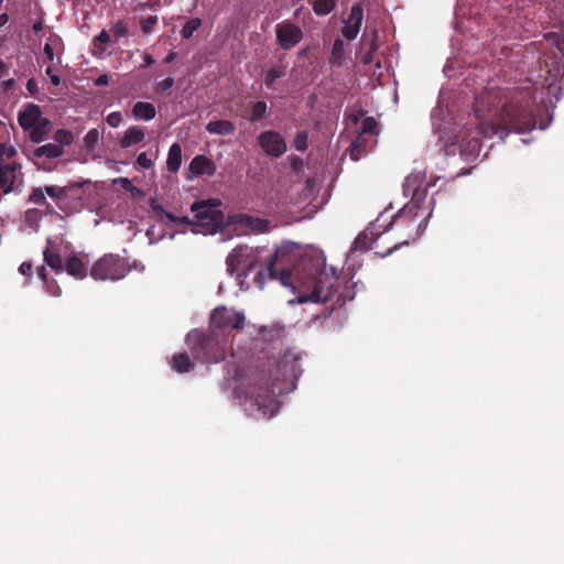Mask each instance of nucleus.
Here are the masks:
<instances>
[{
	"mask_svg": "<svg viewBox=\"0 0 564 564\" xmlns=\"http://www.w3.org/2000/svg\"><path fill=\"white\" fill-rule=\"evenodd\" d=\"M9 21V15L7 13L0 14V29L4 26Z\"/></svg>",
	"mask_w": 564,
	"mask_h": 564,
	"instance_id": "60",
	"label": "nucleus"
},
{
	"mask_svg": "<svg viewBox=\"0 0 564 564\" xmlns=\"http://www.w3.org/2000/svg\"><path fill=\"white\" fill-rule=\"evenodd\" d=\"M51 130L52 121L48 118H44L30 130H28L29 138L34 143H41L47 139Z\"/></svg>",
	"mask_w": 564,
	"mask_h": 564,
	"instance_id": "23",
	"label": "nucleus"
},
{
	"mask_svg": "<svg viewBox=\"0 0 564 564\" xmlns=\"http://www.w3.org/2000/svg\"><path fill=\"white\" fill-rule=\"evenodd\" d=\"M8 73V67L4 62L0 61V79Z\"/></svg>",
	"mask_w": 564,
	"mask_h": 564,
	"instance_id": "57",
	"label": "nucleus"
},
{
	"mask_svg": "<svg viewBox=\"0 0 564 564\" xmlns=\"http://www.w3.org/2000/svg\"><path fill=\"white\" fill-rule=\"evenodd\" d=\"M45 195H46L45 186L44 187H33L28 196V202L31 204L37 205V206H45L46 212L48 214H52L54 209H53L52 205L47 202Z\"/></svg>",
	"mask_w": 564,
	"mask_h": 564,
	"instance_id": "28",
	"label": "nucleus"
},
{
	"mask_svg": "<svg viewBox=\"0 0 564 564\" xmlns=\"http://www.w3.org/2000/svg\"><path fill=\"white\" fill-rule=\"evenodd\" d=\"M257 143L269 156L280 158L286 152V142L282 134L275 130H265L257 137Z\"/></svg>",
	"mask_w": 564,
	"mask_h": 564,
	"instance_id": "11",
	"label": "nucleus"
},
{
	"mask_svg": "<svg viewBox=\"0 0 564 564\" xmlns=\"http://www.w3.org/2000/svg\"><path fill=\"white\" fill-rule=\"evenodd\" d=\"M46 75L50 76L51 82L54 86H58L61 83V78L58 75L54 74L51 67L46 68Z\"/></svg>",
	"mask_w": 564,
	"mask_h": 564,
	"instance_id": "53",
	"label": "nucleus"
},
{
	"mask_svg": "<svg viewBox=\"0 0 564 564\" xmlns=\"http://www.w3.org/2000/svg\"><path fill=\"white\" fill-rule=\"evenodd\" d=\"M70 188L72 186L46 185L45 192L48 197L58 204L59 202L67 199Z\"/></svg>",
	"mask_w": 564,
	"mask_h": 564,
	"instance_id": "31",
	"label": "nucleus"
},
{
	"mask_svg": "<svg viewBox=\"0 0 564 564\" xmlns=\"http://www.w3.org/2000/svg\"><path fill=\"white\" fill-rule=\"evenodd\" d=\"M200 25L202 20L199 18H193L188 20L180 32L182 39L188 40L189 37H192L193 33L197 31Z\"/></svg>",
	"mask_w": 564,
	"mask_h": 564,
	"instance_id": "37",
	"label": "nucleus"
},
{
	"mask_svg": "<svg viewBox=\"0 0 564 564\" xmlns=\"http://www.w3.org/2000/svg\"><path fill=\"white\" fill-rule=\"evenodd\" d=\"M545 39L564 56V36L557 33H549Z\"/></svg>",
	"mask_w": 564,
	"mask_h": 564,
	"instance_id": "39",
	"label": "nucleus"
},
{
	"mask_svg": "<svg viewBox=\"0 0 564 564\" xmlns=\"http://www.w3.org/2000/svg\"><path fill=\"white\" fill-rule=\"evenodd\" d=\"M229 223L252 234L270 231L271 223L268 219L254 217L248 214H235L229 217Z\"/></svg>",
	"mask_w": 564,
	"mask_h": 564,
	"instance_id": "13",
	"label": "nucleus"
},
{
	"mask_svg": "<svg viewBox=\"0 0 564 564\" xmlns=\"http://www.w3.org/2000/svg\"><path fill=\"white\" fill-rule=\"evenodd\" d=\"M377 50V43L376 40H371L369 50L361 56V62L365 65H368L373 62V53Z\"/></svg>",
	"mask_w": 564,
	"mask_h": 564,
	"instance_id": "45",
	"label": "nucleus"
},
{
	"mask_svg": "<svg viewBox=\"0 0 564 564\" xmlns=\"http://www.w3.org/2000/svg\"><path fill=\"white\" fill-rule=\"evenodd\" d=\"M284 76V70L281 68H270L264 73L263 83L268 89H273L275 82Z\"/></svg>",
	"mask_w": 564,
	"mask_h": 564,
	"instance_id": "36",
	"label": "nucleus"
},
{
	"mask_svg": "<svg viewBox=\"0 0 564 564\" xmlns=\"http://www.w3.org/2000/svg\"><path fill=\"white\" fill-rule=\"evenodd\" d=\"M117 182H118V183H120V184H121V186H122L126 191H130V192H131V191H133V189H134V186H133L132 182H131L129 178H127V177H119V178L117 180Z\"/></svg>",
	"mask_w": 564,
	"mask_h": 564,
	"instance_id": "52",
	"label": "nucleus"
},
{
	"mask_svg": "<svg viewBox=\"0 0 564 564\" xmlns=\"http://www.w3.org/2000/svg\"><path fill=\"white\" fill-rule=\"evenodd\" d=\"M32 269H33L32 263L24 261L21 263L19 271L21 274H23L25 276H30L32 274Z\"/></svg>",
	"mask_w": 564,
	"mask_h": 564,
	"instance_id": "49",
	"label": "nucleus"
},
{
	"mask_svg": "<svg viewBox=\"0 0 564 564\" xmlns=\"http://www.w3.org/2000/svg\"><path fill=\"white\" fill-rule=\"evenodd\" d=\"M43 51H44V54L47 56L48 61H53L54 59V48L52 47L51 44L46 43L43 47Z\"/></svg>",
	"mask_w": 564,
	"mask_h": 564,
	"instance_id": "54",
	"label": "nucleus"
},
{
	"mask_svg": "<svg viewBox=\"0 0 564 564\" xmlns=\"http://www.w3.org/2000/svg\"><path fill=\"white\" fill-rule=\"evenodd\" d=\"M191 210L194 213L193 224L203 228L206 232L214 234L223 225V213L205 202H195Z\"/></svg>",
	"mask_w": 564,
	"mask_h": 564,
	"instance_id": "9",
	"label": "nucleus"
},
{
	"mask_svg": "<svg viewBox=\"0 0 564 564\" xmlns=\"http://www.w3.org/2000/svg\"><path fill=\"white\" fill-rule=\"evenodd\" d=\"M182 165V147L178 143H173L170 147L166 160V169L170 173H177Z\"/></svg>",
	"mask_w": 564,
	"mask_h": 564,
	"instance_id": "26",
	"label": "nucleus"
},
{
	"mask_svg": "<svg viewBox=\"0 0 564 564\" xmlns=\"http://www.w3.org/2000/svg\"><path fill=\"white\" fill-rule=\"evenodd\" d=\"M281 392L282 389L276 388L274 383L272 387H269L268 383L249 386L243 391L242 406L254 419H270L279 409L275 394Z\"/></svg>",
	"mask_w": 564,
	"mask_h": 564,
	"instance_id": "4",
	"label": "nucleus"
},
{
	"mask_svg": "<svg viewBox=\"0 0 564 564\" xmlns=\"http://www.w3.org/2000/svg\"><path fill=\"white\" fill-rule=\"evenodd\" d=\"M53 139L55 141L54 144H57L63 149L64 147H68L73 143L74 135L72 131L67 129H58L55 131Z\"/></svg>",
	"mask_w": 564,
	"mask_h": 564,
	"instance_id": "35",
	"label": "nucleus"
},
{
	"mask_svg": "<svg viewBox=\"0 0 564 564\" xmlns=\"http://www.w3.org/2000/svg\"><path fill=\"white\" fill-rule=\"evenodd\" d=\"M336 6V0H314L313 11L316 15L324 17L333 12Z\"/></svg>",
	"mask_w": 564,
	"mask_h": 564,
	"instance_id": "32",
	"label": "nucleus"
},
{
	"mask_svg": "<svg viewBox=\"0 0 564 564\" xmlns=\"http://www.w3.org/2000/svg\"><path fill=\"white\" fill-rule=\"evenodd\" d=\"M301 355L294 349H286L276 364L278 372L284 380L297 379L302 373Z\"/></svg>",
	"mask_w": 564,
	"mask_h": 564,
	"instance_id": "12",
	"label": "nucleus"
},
{
	"mask_svg": "<svg viewBox=\"0 0 564 564\" xmlns=\"http://www.w3.org/2000/svg\"><path fill=\"white\" fill-rule=\"evenodd\" d=\"M96 43L107 44L110 42V35L106 30H102L94 40Z\"/></svg>",
	"mask_w": 564,
	"mask_h": 564,
	"instance_id": "48",
	"label": "nucleus"
},
{
	"mask_svg": "<svg viewBox=\"0 0 564 564\" xmlns=\"http://www.w3.org/2000/svg\"><path fill=\"white\" fill-rule=\"evenodd\" d=\"M108 83H109V78L106 74L100 75L95 79V85H97V86H106V85H108Z\"/></svg>",
	"mask_w": 564,
	"mask_h": 564,
	"instance_id": "55",
	"label": "nucleus"
},
{
	"mask_svg": "<svg viewBox=\"0 0 564 564\" xmlns=\"http://www.w3.org/2000/svg\"><path fill=\"white\" fill-rule=\"evenodd\" d=\"M143 59H144L143 67H149L154 63V58L150 54H144Z\"/></svg>",
	"mask_w": 564,
	"mask_h": 564,
	"instance_id": "56",
	"label": "nucleus"
},
{
	"mask_svg": "<svg viewBox=\"0 0 564 564\" xmlns=\"http://www.w3.org/2000/svg\"><path fill=\"white\" fill-rule=\"evenodd\" d=\"M216 170L214 161L202 154L194 156L188 165V172L195 176H213Z\"/></svg>",
	"mask_w": 564,
	"mask_h": 564,
	"instance_id": "18",
	"label": "nucleus"
},
{
	"mask_svg": "<svg viewBox=\"0 0 564 564\" xmlns=\"http://www.w3.org/2000/svg\"><path fill=\"white\" fill-rule=\"evenodd\" d=\"M156 23H158V17L149 15V17L140 20V28L143 33L149 34L153 31Z\"/></svg>",
	"mask_w": 564,
	"mask_h": 564,
	"instance_id": "41",
	"label": "nucleus"
},
{
	"mask_svg": "<svg viewBox=\"0 0 564 564\" xmlns=\"http://www.w3.org/2000/svg\"><path fill=\"white\" fill-rule=\"evenodd\" d=\"M141 6H142V7H150V8H152V7H153V4H152V3H149V2H144V3H143V4H141Z\"/></svg>",
	"mask_w": 564,
	"mask_h": 564,
	"instance_id": "64",
	"label": "nucleus"
},
{
	"mask_svg": "<svg viewBox=\"0 0 564 564\" xmlns=\"http://www.w3.org/2000/svg\"><path fill=\"white\" fill-rule=\"evenodd\" d=\"M249 253L250 248L248 246H238L232 249L226 259L228 272L234 274V272L247 261Z\"/></svg>",
	"mask_w": 564,
	"mask_h": 564,
	"instance_id": "19",
	"label": "nucleus"
},
{
	"mask_svg": "<svg viewBox=\"0 0 564 564\" xmlns=\"http://www.w3.org/2000/svg\"><path fill=\"white\" fill-rule=\"evenodd\" d=\"M44 118L45 117H42V110L39 105L28 104L24 109L19 112L18 122L24 131H28Z\"/></svg>",
	"mask_w": 564,
	"mask_h": 564,
	"instance_id": "17",
	"label": "nucleus"
},
{
	"mask_svg": "<svg viewBox=\"0 0 564 564\" xmlns=\"http://www.w3.org/2000/svg\"><path fill=\"white\" fill-rule=\"evenodd\" d=\"M377 128V121L372 117H367L362 120L360 132L361 133H373Z\"/></svg>",
	"mask_w": 564,
	"mask_h": 564,
	"instance_id": "43",
	"label": "nucleus"
},
{
	"mask_svg": "<svg viewBox=\"0 0 564 564\" xmlns=\"http://www.w3.org/2000/svg\"><path fill=\"white\" fill-rule=\"evenodd\" d=\"M381 234H376L373 231V227H369L362 232H360L351 247V251H361L365 252L371 248V245L375 242L377 238L380 237Z\"/></svg>",
	"mask_w": 564,
	"mask_h": 564,
	"instance_id": "21",
	"label": "nucleus"
},
{
	"mask_svg": "<svg viewBox=\"0 0 564 564\" xmlns=\"http://www.w3.org/2000/svg\"><path fill=\"white\" fill-rule=\"evenodd\" d=\"M307 271V278L299 276V284L306 289L307 293L299 295V302L306 303H325L336 297V305L341 306L345 303V299L341 293H338L340 285L338 276L334 273L329 274L325 268H319L316 263H311Z\"/></svg>",
	"mask_w": 564,
	"mask_h": 564,
	"instance_id": "2",
	"label": "nucleus"
},
{
	"mask_svg": "<svg viewBox=\"0 0 564 564\" xmlns=\"http://www.w3.org/2000/svg\"><path fill=\"white\" fill-rule=\"evenodd\" d=\"M150 208L158 220H162L165 217L169 221L176 225H188L192 223L187 216L177 217L166 212L156 199H150Z\"/></svg>",
	"mask_w": 564,
	"mask_h": 564,
	"instance_id": "20",
	"label": "nucleus"
},
{
	"mask_svg": "<svg viewBox=\"0 0 564 564\" xmlns=\"http://www.w3.org/2000/svg\"><path fill=\"white\" fill-rule=\"evenodd\" d=\"M64 149L54 143H46L32 150L30 156L39 169L46 170L45 159L53 160L62 156Z\"/></svg>",
	"mask_w": 564,
	"mask_h": 564,
	"instance_id": "16",
	"label": "nucleus"
},
{
	"mask_svg": "<svg viewBox=\"0 0 564 564\" xmlns=\"http://www.w3.org/2000/svg\"><path fill=\"white\" fill-rule=\"evenodd\" d=\"M206 131L217 135H232L236 132V124L230 120H213L206 127Z\"/></svg>",
	"mask_w": 564,
	"mask_h": 564,
	"instance_id": "22",
	"label": "nucleus"
},
{
	"mask_svg": "<svg viewBox=\"0 0 564 564\" xmlns=\"http://www.w3.org/2000/svg\"><path fill=\"white\" fill-rule=\"evenodd\" d=\"M227 336H220L215 330L205 333L199 329L191 330L186 343L195 359L204 362H219L227 354Z\"/></svg>",
	"mask_w": 564,
	"mask_h": 564,
	"instance_id": "3",
	"label": "nucleus"
},
{
	"mask_svg": "<svg viewBox=\"0 0 564 564\" xmlns=\"http://www.w3.org/2000/svg\"><path fill=\"white\" fill-rule=\"evenodd\" d=\"M51 238L47 239V247L43 251L44 262L56 273L64 271V263L58 252L53 250Z\"/></svg>",
	"mask_w": 564,
	"mask_h": 564,
	"instance_id": "24",
	"label": "nucleus"
},
{
	"mask_svg": "<svg viewBox=\"0 0 564 564\" xmlns=\"http://www.w3.org/2000/svg\"><path fill=\"white\" fill-rule=\"evenodd\" d=\"M37 274H39V276L41 278L42 281H44V282L46 281V276L47 275H46V270H45L44 267L39 268Z\"/></svg>",
	"mask_w": 564,
	"mask_h": 564,
	"instance_id": "59",
	"label": "nucleus"
},
{
	"mask_svg": "<svg viewBox=\"0 0 564 564\" xmlns=\"http://www.w3.org/2000/svg\"><path fill=\"white\" fill-rule=\"evenodd\" d=\"M145 138V132L142 128L133 126L126 130L123 137L120 140V145L123 149H128L142 142Z\"/></svg>",
	"mask_w": 564,
	"mask_h": 564,
	"instance_id": "25",
	"label": "nucleus"
},
{
	"mask_svg": "<svg viewBox=\"0 0 564 564\" xmlns=\"http://www.w3.org/2000/svg\"><path fill=\"white\" fill-rule=\"evenodd\" d=\"M308 133L305 130L297 131L294 137V148L297 151L304 152L307 149Z\"/></svg>",
	"mask_w": 564,
	"mask_h": 564,
	"instance_id": "38",
	"label": "nucleus"
},
{
	"mask_svg": "<svg viewBox=\"0 0 564 564\" xmlns=\"http://www.w3.org/2000/svg\"><path fill=\"white\" fill-rule=\"evenodd\" d=\"M42 218L43 213L37 208H29L24 213V223L30 229L33 230H37Z\"/></svg>",
	"mask_w": 564,
	"mask_h": 564,
	"instance_id": "33",
	"label": "nucleus"
},
{
	"mask_svg": "<svg viewBox=\"0 0 564 564\" xmlns=\"http://www.w3.org/2000/svg\"><path fill=\"white\" fill-rule=\"evenodd\" d=\"M345 55V43L340 39H336L333 43L329 62L332 64H340Z\"/></svg>",
	"mask_w": 564,
	"mask_h": 564,
	"instance_id": "34",
	"label": "nucleus"
},
{
	"mask_svg": "<svg viewBox=\"0 0 564 564\" xmlns=\"http://www.w3.org/2000/svg\"><path fill=\"white\" fill-rule=\"evenodd\" d=\"M111 31L116 39L126 36L128 34V23L124 20H118L112 24Z\"/></svg>",
	"mask_w": 564,
	"mask_h": 564,
	"instance_id": "40",
	"label": "nucleus"
},
{
	"mask_svg": "<svg viewBox=\"0 0 564 564\" xmlns=\"http://www.w3.org/2000/svg\"><path fill=\"white\" fill-rule=\"evenodd\" d=\"M303 36L302 29L289 20L275 25L276 43L284 51L295 47L303 40Z\"/></svg>",
	"mask_w": 564,
	"mask_h": 564,
	"instance_id": "10",
	"label": "nucleus"
},
{
	"mask_svg": "<svg viewBox=\"0 0 564 564\" xmlns=\"http://www.w3.org/2000/svg\"><path fill=\"white\" fill-rule=\"evenodd\" d=\"M32 30L34 31V33L41 32L43 30V23L41 21L35 22L32 25Z\"/></svg>",
	"mask_w": 564,
	"mask_h": 564,
	"instance_id": "58",
	"label": "nucleus"
},
{
	"mask_svg": "<svg viewBox=\"0 0 564 564\" xmlns=\"http://www.w3.org/2000/svg\"><path fill=\"white\" fill-rule=\"evenodd\" d=\"M172 368L180 373H185L194 368V364L186 352H180L172 357Z\"/></svg>",
	"mask_w": 564,
	"mask_h": 564,
	"instance_id": "30",
	"label": "nucleus"
},
{
	"mask_svg": "<svg viewBox=\"0 0 564 564\" xmlns=\"http://www.w3.org/2000/svg\"><path fill=\"white\" fill-rule=\"evenodd\" d=\"M292 251L290 245H283L274 250L273 256L268 260L264 268L260 269L256 276L254 283L259 289H263L267 281L278 280L283 286H292L293 284L292 271L282 264V260Z\"/></svg>",
	"mask_w": 564,
	"mask_h": 564,
	"instance_id": "6",
	"label": "nucleus"
},
{
	"mask_svg": "<svg viewBox=\"0 0 564 564\" xmlns=\"http://www.w3.org/2000/svg\"><path fill=\"white\" fill-rule=\"evenodd\" d=\"M269 113L268 104L263 100H258L256 102L250 104L249 115L247 119L250 122H258L264 119Z\"/></svg>",
	"mask_w": 564,
	"mask_h": 564,
	"instance_id": "29",
	"label": "nucleus"
},
{
	"mask_svg": "<svg viewBox=\"0 0 564 564\" xmlns=\"http://www.w3.org/2000/svg\"><path fill=\"white\" fill-rule=\"evenodd\" d=\"M414 184H415V178H412V177H408L406 178V181H405V187L406 188H410Z\"/></svg>",
	"mask_w": 564,
	"mask_h": 564,
	"instance_id": "62",
	"label": "nucleus"
},
{
	"mask_svg": "<svg viewBox=\"0 0 564 564\" xmlns=\"http://www.w3.org/2000/svg\"><path fill=\"white\" fill-rule=\"evenodd\" d=\"M26 89L31 95H35L39 91V86L34 78L28 80Z\"/></svg>",
	"mask_w": 564,
	"mask_h": 564,
	"instance_id": "51",
	"label": "nucleus"
},
{
	"mask_svg": "<svg viewBox=\"0 0 564 564\" xmlns=\"http://www.w3.org/2000/svg\"><path fill=\"white\" fill-rule=\"evenodd\" d=\"M535 99L530 87L484 91L475 100L474 111L479 120L477 135L462 141L460 154L465 160L476 158L481 149L480 139L498 135L501 141L510 132L524 133L535 128Z\"/></svg>",
	"mask_w": 564,
	"mask_h": 564,
	"instance_id": "1",
	"label": "nucleus"
},
{
	"mask_svg": "<svg viewBox=\"0 0 564 564\" xmlns=\"http://www.w3.org/2000/svg\"><path fill=\"white\" fill-rule=\"evenodd\" d=\"M89 262L87 254L73 252L66 259L64 270L75 279L83 280L87 275Z\"/></svg>",
	"mask_w": 564,
	"mask_h": 564,
	"instance_id": "15",
	"label": "nucleus"
},
{
	"mask_svg": "<svg viewBox=\"0 0 564 564\" xmlns=\"http://www.w3.org/2000/svg\"><path fill=\"white\" fill-rule=\"evenodd\" d=\"M304 162L301 158L294 156L291 161V167L293 171L299 172L303 169Z\"/></svg>",
	"mask_w": 564,
	"mask_h": 564,
	"instance_id": "50",
	"label": "nucleus"
},
{
	"mask_svg": "<svg viewBox=\"0 0 564 564\" xmlns=\"http://www.w3.org/2000/svg\"><path fill=\"white\" fill-rule=\"evenodd\" d=\"M245 315L227 307H217L213 311L210 329L220 336H226L228 330H240L245 327Z\"/></svg>",
	"mask_w": 564,
	"mask_h": 564,
	"instance_id": "8",
	"label": "nucleus"
},
{
	"mask_svg": "<svg viewBox=\"0 0 564 564\" xmlns=\"http://www.w3.org/2000/svg\"><path fill=\"white\" fill-rule=\"evenodd\" d=\"M132 113L137 119H142V120L149 121L155 117L156 110H155L154 105L151 102L138 101L134 104V106L132 108Z\"/></svg>",
	"mask_w": 564,
	"mask_h": 564,
	"instance_id": "27",
	"label": "nucleus"
},
{
	"mask_svg": "<svg viewBox=\"0 0 564 564\" xmlns=\"http://www.w3.org/2000/svg\"><path fill=\"white\" fill-rule=\"evenodd\" d=\"M364 21V10L359 3H354L348 18L344 21L345 25L341 30L343 36L352 41L357 37Z\"/></svg>",
	"mask_w": 564,
	"mask_h": 564,
	"instance_id": "14",
	"label": "nucleus"
},
{
	"mask_svg": "<svg viewBox=\"0 0 564 564\" xmlns=\"http://www.w3.org/2000/svg\"><path fill=\"white\" fill-rule=\"evenodd\" d=\"M175 57H176V53L175 52H170L167 54V56L165 57L164 62L165 63H171V62H173L175 59Z\"/></svg>",
	"mask_w": 564,
	"mask_h": 564,
	"instance_id": "61",
	"label": "nucleus"
},
{
	"mask_svg": "<svg viewBox=\"0 0 564 564\" xmlns=\"http://www.w3.org/2000/svg\"><path fill=\"white\" fill-rule=\"evenodd\" d=\"M130 271L129 264L124 258L118 254L108 253L97 260L91 269L90 276L95 280L118 281L123 279Z\"/></svg>",
	"mask_w": 564,
	"mask_h": 564,
	"instance_id": "7",
	"label": "nucleus"
},
{
	"mask_svg": "<svg viewBox=\"0 0 564 564\" xmlns=\"http://www.w3.org/2000/svg\"><path fill=\"white\" fill-rule=\"evenodd\" d=\"M99 140V132L97 129L89 130L84 137L85 147L93 149Z\"/></svg>",
	"mask_w": 564,
	"mask_h": 564,
	"instance_id": "42",
	"label": "nucleus"
},
{
	"mask_svg": "<svg viewBox=\"0 0 564 564\" xmlns=\"http://www.w3.org/2000/svg\"><path fill=\"white\" fill-rule=\"evenodd\" d=\"M137 164L145 170L152 167L153 165L152 160L148 156L145 152H142L137 156Z\"/></svg>",
	"mask_w": 564,
	"mask_h": 564,
	"instance_id": "47",
	"label": "nucleus"
},
{
	"mask_svg": "<svg viewBox=\"0 0 564 564\" xmlns=\"http://www.w3.org/2000/svg\"><path fill=\"white\" fill-rule=\"evenodd\" d=\"M175 80L173 77H167L155 85V91L162 94L169 89H171L174 85Z\"/></svg>",
	"mask_w": 564,
	"mask_h": 564,
	"instance_id": "44",
	"label": "nucleus"
},
{
	"mask_svg": "<svg viewBox=\"0 0 564 564\" xmlns=\"http://www.w3.org/2000/svg\"><path fill=\"white\" fill-rule=\"evenodd\" d=\"M252 268H253V263L251 262L247 265V271L245 272V274L247 275L252 270Z\"/></svg>",
	"mask_w": 564,
	"mask_h": 564,
	"instance_id": "63",
	"label": "nucleus"
},
{
	"mask_svg": "<svg viewBox=\"0 0 564 564\" xmlns=\"http://www.w3.org/2000/svg\"><path fill=\"white\" fill-rule=\"evenodd\" d=\"M420 196L421 191L419 188H414L412 204L402 208L392 218V220L389 223V226L384 229V231L388 229H405L406 239L395 243L392 248L388 249L387 252L382 253V257L390 254L401 245H408L409 239H415L419 236V231L424 229L426 219L432 215V209L420 223L416 221L419 209L421 208L419 205Z\"/></svg>",
	"mask_w": 564,
	"mask_h": 564,
	"instance_id": "5",
	"label": "nucleus"
},
{
	"mask_svg": "<svg viewBox=\"0 0 564 564\" xmlns=\"http://www.w3.org/2000/svg\"><path fill=\"white\" fill-rule=\"evenodd\" d=\"M106 121L110 127L117 128L122 121V116L119 111H113L107 116Z\"/></svg>",
	"mask_w": 564,
	"mask_h": 564,
	"instance_id": "46",
	"label": "nucleus"
}]
</instances>
